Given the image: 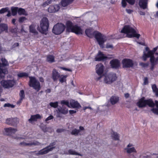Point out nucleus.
<instances>
[{
  "instance_id": "obj_11",
  "label": "nucleus",
  "mask_w": 158,
  "mask_h": 158,
  "mask_svg": "<svg viewBox=\"0 0 158 158\" xmlns=\"http://www.w3.org/2000/svg\"><path fill=\"white\" fill-rule=\"evenodd\" d=\"M103 68V66L101 64H98L96 65V72L99 76L98 77H95V78L96 81H100L104 77L102 75L104 70Z\"/></svg>"
},
{
  "instance_id": "obj_32",
  "label": "nucleus",
  "mask_w": 158,
  "mask_h": 158,
  "mask_svg": "<svg viewBox=\"0 0 158 158\" xmlns=\"http://www.w3.org/2000/svg\"><path fill=\"white\" fill-rule=\"evenodd\" d=\"M29 30L30 32L33 33L35 34H37L38 33L34 25H31L29 26Z\"/></svg>"
},
{
  "instance_id": "obj_36",
  "label": "nucleus",
  "mask_w": 158,
  "mask_h": 158,
  "mask_svg": "<svg viewBox=\"0 0 158 158\" xmlns=\"http://www.w3.org/2000/svg\"><path fill=\"white\" fill-rule=\"evenodd\" d=\"M18 7H12L11 8V10L12 12V15L13 16H15L16 15L17 12H18Z\"/></svg>"
},
{
  "instance_id": "obj_43",
  "label": "nucleus",
  "mask_w": 158,
  "mask_h": 158,
  "mask_svg": "<svg viewBox=\"0 0 158 158\" xmlns=\"http://www.w3.org/2000/svg\"><path fill=\"white\" fill-rule=\"evenodd\" d=\"M49 105L52 107L56 108L58 106V102H51L49 103Z\"/></svg>"
},
{
  "instance_id": "obj_17",
  "label": "nucleus",
  "mask_w": 158,
  "mask_h": 158,
  "mask_svg": "<svg viewBox=\"0 0 158 158\" xmlns=\"http://www.w3.org/2000/svg\"><path fill=\"white\" fill-rule=\"evenodd\" d=\"M111 57H108L105 56L101 52L99 51L97 56L95 58V60L96 61H101L107 59H110L112 58Z\"/></svg>"
},
{
  "instance_id": "obj_10",
  "label": "nucleus",
  "mask_w": 158,
  "mask_h": 158,
  "mask_svg": "<svg viewBox=\"0 0 158 158\" xmlns=\"http://www.w3.org/2000/svg\"><path fill=\"white\" fill-rule=\"evenodd\" d=\"M65 26L62 23H57L54 26L52 32L56 35H59L62 33L65 29Z\"/></svg>"
},
{
  "instance_id": "obj_53",
  "label": "nucleus",
  "mask_w": 158,
  "mask_h": 158,
  "mask_svg": "<svg viewBox=\"0 0 158 158\" xmlns=\"http://www.w3.org/2000/svg\"><path fill=\"white\" fill-rule=\"evenodd\" d=\"M19 145H23V146H29V143H26L24 142H22L20 143Z\"/></svg>"
},
{
  "instance_id": "obj_15",
  "label": "nucleus",
  "mask_w": 158,
  "mask_h": 158,
  "mask_svg": "<svg viewBox=\"0 0 158 158\" xmlns=\"http://www.w3.org/2000/svg\"><path fill=\"white\" fill-rule=\"evenodd\" d=\"M123 68H130L133 65V61L130 59H124L122 61Z\"/></svg>"
},
{
  "instance_id": "obj_50",
  "label": "nucleus",
  "mask_w": 158,
  "mask_h": 158,
  "mask_svg": "<svg viewBox=\"0 0 158 158\" xmlns=\"http://www.w3.org/2000/svg\"><path fill=\"white\" fill-rule=\"evenodd\" d=\"M140 64L141 66L145 68L147 67L148 65V63H141Z\"/></svg>"
},
{
  "instance_id": "obj_59",
  "label": "nucleus",
  "mask_w": 158,
  "mask_h": 158,
  "mask_svg": "<svg viewBox=\"0 0 158 158\" xmlns=\"http://www.w3.org/2000/svg\"><path fill=\"white\" fill-rule=\"evenodd\" d=\"M60 68H61V69L63 70H66L67 71H70V72L72 71V70L70 69H67V68H64V67H61Z\"/></svg>"
},
{
  "instance_id": "obj_61",
  "label": "nucleus",
  "mask_w": 158,
  "mask_h": 158,
  "mask_svg": "<svg viewBox=\"0 0 158 158\" xmlns=\"http://www.w3.org/2000/svg\"><path fill=\"white\" fill-rule=\"evenodd\" d=\"M64 130L62 129H58L56 130V132L57 133H60L63 131Z\"/></svg>"
},
{
  "instance_id": "obj_58",
  "label": "nucleus",
  "mask_w": 158,
  "mask_h": 158,
  "mask_svg": "<svg viewBox=\"0 0 158 158\" xmlns=\"http://www.w3.org/2000/svg\"><path fill=\"white\" fill-rule=\"evenodd\" d=\"M19 45V44L18 43H15L12 47V48H14L16 47H18Z\"/></svg>"
},
{
  "instance_id": "obj_42",
  "label": "nucleus",
  "mask_w": 158,
  "mask_h": 158,
  "mask_svg": "<svg viewBox=\"0 0 158 158\" xmlns=\"http://www.w3.org/2000/svg\"><path fill=\"white\" fill-rule=\"evenodd\" d=\"M150 57V60H151L152 59V61L154 62V63L156 64H157L158 61V57L155 58L154 56H152Z\"/></svg>"
},
{
  "instance_id": "obj_28",
  "label": "nucleus",
  "mask_w": 158,
  "mask_h": 158,
  "mask_svg": "<svg viewBox=\"0 0 158 158\" xmlns=\"http://www.w3.org/2000/svg\"><path fill=\"white\" fill-rule=\"evenodd\" d=\"M74 0H62L61 2V4L62 6L65 7L71 3Z\"/></svg>"
},
{
  "instance_id": "obj_29",
  "label": "nucleus",
  "mask_w": 158,
  "mask_h": 158,
  "mask_svg": "<svg viewBox=\"0 0 158 158\" xmlns=\"http://www.w3.org/2000/svg\"><path fill=\"white\" fill-rule=\"evenodd\" d=\"M18 14L19 15H23L27 16L28 15L27 13L25 11V10L22 8H18Z\"/></svg>"
},
{
  "instance_id": "obj_37",
  "label": "nucleus",
  "mask_w": 158,
  "mask_h": 158,
  "mask_svg": "<svg viewBox=\"0 0 158 158\" xmlns=\"http://www.w3.org/2000/svg\"><path fill=\"white\" fill-rule=\"evenodd\" d=\"M111 136L115 140H118L119 139V135L116 132H113Z\"/></svg>"
},
{
  "instance_id": "obj_55",
  "label": "nucleus",
  "mask_w": 158,
  "mask_h": 158,
  "mask_svg": "<svg viewBox=\"0 0 158 158\" xmlns=\"http://www.w3.org/2000/svg\"><path fill=\"white\" fill-rule=\"evenodd\" d=\"M143 84L144 85H146L148 84V78L147 77L144 78L143 80Z\"/></svg>"
},
{
  "instance_id": "obj_20",
  "label": "nucleus",
  "mask_w": 158,
  "mask_h": 158,
  "mask_svg": "<svg viewBox=\"0 0 158 158\" xmlns=\"http://www.w3.org/2000/svg\"><path fill=\"white\" fill-rule=\"evenodd\" d=\"M148 0H139V5L140 7L143 10L148 9Z\"/></svg>"
},
{
  "instance_id": "obj_64",
  "label": "nucleus",
  "mask_w": 158,
  "mask_h": 158,
  "mask_svg": "<svg viewBox=\"0 0 158 158\" xmlns=\"http://www.w3.org/2000/svg\"><path fill=\"white\" fill-rule=\"evenodd\" d=\"M47 2L46 1L44 3L42 4V6L43 7H45L47 5H48V4H47Z\"/></svg>"
},
{
  "instance_id": "obj_12",
  "label": "nucleus",
  "mask_w": 158,
  "mask_h": 158,
  "mask_svg": "<svg viewBox=\"0 0 158 158\" xmlns=\"http://www.w3.org/2000/svg\"><path fill=\"white\" fill-rule=\"evenodd\" d=\"M157 49V47H156L153 48L152 50H149V48L148 47H146L145 48V50L146 51H148L147 53H145V51L143 52V59L144 61H145L147 60V58L151 57L152 56H154V54Z\"/></svg>"
},
{
  "instance_id": "obj_38",
  "label": "nucleus",
  "mask_w": 158,
  "mask_h": 158,
  "mask_svg": "<svg viewBox=\"0 0 158 158\" xmlns=\"http://www.w3.org/2000/svg\"><path fill=\"white\" fill-rule=\"evenodd\" d=\"M19 95L20 97L19 102H21L23 99L25 98V94L24 91L23 90H21L20 91Z\"/></svg>"
},
{
  "instance_id": "obj_26",
  "label": "nucleus",
  "mask_w": 158,
  "mask_h": 158,
  "mask_svg": "<svg viewBox=\"0 0 158 158\" xmlns=\"http://www.w3.org/2000/svg\"><path fill=\"white\" fill-rule=\"evenodd\" d=\"M70 104L73 108H79L81 106L80 104L77 101L72 100L70 101Z\"/></svg>"
},
{
  "instance_id": "obj_62",
  "label": "nucleus",
  "mask_w": 158,
  "mask_h": 158,
  "mask_svg": "<svg viewBox=\"0 0 158 158\" xmlns=\"http://www.w3.org/2000/svg\"><path fill=\"white\" fill-rule=\"evenodd\" d=\"M138 12L140 14V15H145V12L141 11H139Z\"/></svg>"
},
{
  "instance_id": "obj_31",
  "label": "nucleus",
  "mask_w": 158,
  "mask_h": 158,
  "mask_svg": "<svg viewBox=\"0 0 158 158\" xmlns=\"http://www.w3.org/2000/svg\"><path fill=\"white\" fill-rule=\"evenodd\" d=\"M47 61L50 63L54 62L55 61L54 56L52 55H48L47 56Z\"/></svg>"
},
{
  "instance_id": "obj_45",
  "label": "nucleus",
  "mask_w": 158,
  "mask_h": 158,
  "mask_svg": "<svg viewBox=\"0 0 158 158\" xmlns=\"http://www.w3.org/2000/svg\"><path fill=\"white\" fill-rule=\"evenodd\" d=\"M9 8L6 7L5 8H3L0 10V14H3L8 11Z\"/></svg>"
},
{
  "instance_id": "obj_22",
  "label": "nucleus",
  "mask_w": 158,
  "mask_h": 158,
  "mask_svg": "<svg viewBox=\"0 0 158 158\" xmlns=\"http://www.w3.org/2000/svg\"><path fill=\"white\" fill-rule=\"evenodd\" d=\"M57 111L62 114H66L68 113V110L66 106L63 105L62 107L58 108Z\"/></svg>"
},
{
  "instance_id": "obj_19",
  "label": "nucleus",
  "mask_w": 158,
  "mask_h": 158,
  "mask_svg": "<svg viewBox=\"0 0 158 158\" xmlns=\"http://www.w3.org/2000/svg\"><path fill=\"white\" fill-rule=\"evenodd\" d=\"M60 73L56 69H53L52 73V78L54 81H57L60 77Z\"/></svg>"
},
{
  "instance_id": "obj_23",
  "label": "nucleus",
  "mask_w": 158,
  "mask_h": 158,
  "mask_svg": "<svg viewBox=\"0 0 158 158\" xmlns=\"http://www.w3.org/2000/svg\"><path fill=\"white\" fill-rule=\"evenodd\" d=\"M42 118V116L39 114H37L34 115H32L31 118L28 119V121L30 123H32L33 121H36L38 119H40Z\"/></svg>"
},
{
  "instance_id": "obj_13",
  "label": "nucleus",
  "mask_w": 158,
  "mask_h": 158,
  "mask_svg": "<svg viewBox=\"0 0 158 158\" xmlns=\"http://www.w3.org/2000/svg\"><path fill=\"white\" fill-rule=\"evenodd\" d=\"M19 123V120L17 118H7L6 120V123L11 126L16 127Z\"/></svg>"
},
{
  "instance_id": "obj_46",
  "label": "nucleus",
  "mask_w": 158,
  "mask_h": 158,
  "mask_svg": "<svg viewBox=\"0 0 158 158\" xmlns=\"http://www.w3.org/2000/svg\"><path fill=\"white\" fill-rule=\"evenodd\" d=\"M4 107H8L13 108L15 107V106L13 104H11L9 103H5L4 105Z\"/></svg>"
},
{
  "instance_id": "obj_60",
  "label": "nucleus",
  "mask_w": 158,
  "mask_h": 158,
  "mask_svg": "<svg viewBox=\"0 0 158 158\" xmlns=\"http://www.w3.org/2000/svg\"><path fill=\"white\" fill-rule=\"evenodd\" d=\"M126 11L129 14H131L132 12H133V10H131L130 9H126Z\"/></svg>"
},
{
  "instance_id": "obj_47",
  "label": "nucleus",
  "mask_w": 158,
  "mask_h": 158,
  "mask_svg": "<svg viewBox=\"0 0 158 158\" xmlns=\"http://www.w3.org/2000/svg\"><path fill=\"white\" fill-rule=\"evenodd\" d=\"M60 103L61 104L65 105L68 107H70L69 106V103L68 101L62 100L61 101Z\"/></svg>"
},
{
  "instance_id": "obj_35",
  "label": "nucleus",
  "mask_w": 158,
  "mask_h": 158,
  "mask_svg": "<svg viewBox=\"0 0 158 158\" xmlns=\"http://www.w3.org/2000/svg\"><path fill=\"white\" fill-rule=\"evenodd\" d=\"M125 149L126 150L127 152L128 153L136 152V151L135 149V148L133 147L131 148H126Z\"/></svg>"
},
{
  "instance_id": "obj_54",
  "label": "nucleus",
  "mask_w": 158,
  "mask_h": 158,
  "mask_svg": "<svg viewBox=\"0 0 158 158\" xmlns=\"http://www.w3.org/2000/svg\"><path fill=\"white\" fill-rule=\"evenodd\" d=\"M126 0H122V6L123 7H125L127 5V3L126 2Z\"/></svg>"
},
{
  "instance_id": "obj_41",
  "label": "nucleus",
  "mask_w": 158,
  "mask_h": 158,
  "mask_svg": "<svg viewBox=\"0 0 158 158\" xmlns=\"http://www.w3.org/2000/svg\"><path fill=\"white\" fill-rule=\"evenodd\" d=\"M40 128L44 132L48 131V130L51 129L50 127H47L43 125L41 126Z\"/></svg>"
},
{
  "instance_id": "obj_6",
  "label": "nucleus",
  "mask_w": 158,
  "mask_h": 158,
  "mask_svg": "<svg viewBox=\"0 0 158 158\" xmlns=\"http://www.w3.org/2000/svg\"><path fill=\"white\" fill-rule=\"evenodd\" d=\"M1 61L2 63H0V78H3L5 74L8 73V71L6 67L8 66L9 64L5 58H2Z\"/></svg>"
},
{
  "instance_id": "obj_63",
  "label": "nucleus",
  "mask_w": 158,
  "mask_h": 158,
  "mask_svg": "<svg viewBox=\"0 0 158 158\" xmlns=\"http://www.w3.org/2000/svg\"><path fill=\"white\" fill-rule=\"evenodd\" d=\"M76 112V111L74 110H69V113L70 114H73L75 113Z\"/></svg>"
},
{
  "instance_id": "obj_39",
  "label": "nucleus",
  "mask_w": 158,
  "mask_h": 158,
  "mask_svg": "<svg viewBox=\"0 0 158 158\" xmlns=\"http://www.w3.org/2000/svg\"><path fill=\"white\" fill-rule=\"evenodd\" d=\"M80 132V130H78L76 129H73L71 132V134L75 136H77L79 135Z\"/></svg>"
},
{
  "instance_id": "obj_1",
  "label": "nucleus",
  "mask_w": 158,
  "mask_h": 158,
  "mask_svg": "<svg viewBox=\"0 0 158 158\" xmlns=\"http://www.w3.org/2000/svg\"><path fill=\"white\" fill-rule=\"evenodd\" d=\"M85 33L88 37L92 38L94 36L101 48H104V43L107 40V37L102 35L98 31H93L92 29H87L85 31Z\"/></svg>"
},
{
  "instance_id": "obj_33",
  "label": "nucleus",
  "mask_w": 158,
  "mask_h": 158,
  "mask_svg": "<svg viewBox=\"0 0 158 158\" xmlns=\"http://www.w3.org/2000/svg\"><path fill=\"white\" fill-rule=\"evenodd\" d=\"M67 75H60V77H59V81L61 83H63L64 82H65L66 81V78L67 77Z\"/></svg>"
},
{
  "instance_id": "obj_5",
  "label": "nucleus",
  "mask_w": 158,
  "mask_h": 158,
  "mask_svg": "<svg viewBox=\"0 0 158 158\" xmlns=\"http://www.w3.org/2000/svg\"><path fill=\"white\" fill-rule=\"evenodd\" d=\"M40 28L38 27V30L42 33L46 34L49 27V21L46 17H44L42 19L40 22Z\"/></svg>"
},
{
  "instance_id": "obj_8",
  "label": "nucleus",
  "mask_w": 158,
  "mask_h": 158,
  "mask_svg": "<svg viewBox=\"0 0 158 158\" xmlns=\"http://www.w3.org/2000/svg\"><path fill=\"white\" fill-rule=\"evenodd\" d=\"M105 83L110 84L116 81L117 78L116 75L114 73H109L103 77Z\"/></svg>"
},
{
  "instance_id": "obj_57",
  "label": "nucleus",
  "mask_w": 158,
  "mask_h": 158,
  "mask_svg": "<svg viewBox=\"0 0 158 158\" xmlns=\"http://www.w3.org/2000/svg\"><path fill=\"white\" fill-rule=\"evenodd\" d=\"M106 48H113V46L112 45L108 43L106 44Z\"/></svg>"
},
{
  "instance_id": "obj_14",
  "label": "nucleus",
  "mask_w": 158,
  "mask_h": 158,
  "mask_svg": "<svg viewBox=\"0 0 158 158\" xmlns=\"http://www.w3.org/2000/svg\"><path fill=\"white\" fill-rule=\"evenodd\" d=\"M1 84L5 88H9L13 86L15 82L13 80H2L1 81Z\"/></svg>"
},
{
  "instance_id": "obj_4",
  "label": "nucleus",
  "mask_w": 158,
  "mask_h": 158,
  "mask_svg": "<svg viewBox=\"0 0 158 158\" xmlns=\"http://www.w3.org/2000/svg\"><path fill=\"white\" fill-rule=\"evenodd\" d=\"M136 105L139 108H143L148 106L153 108L155 106V103L152 99H145V98L143 97L139 100Z\"/></svg>"
},
{
  "instance_id": "obj_9",
  "label": "nucleus",
  "mask_w": 158,
  "mask_h": 158,
  "mask_svg": "<svg viewBox=\"0 0 158 158\" xmlns=\"http://www.w3.org/2000/svg\"><path fill=\"white\" fill-rule=\"evenodd\" d=\"M55 144L56 143L55 142L50 143L49 146L40 150L39 152L36 154V155H39L47 154L49 152L52 151L55 148V147H53L55 146Z\"/></svg>"
},
{
  "instance_id": "obj_52",
  "label": "nucleus",
  "mask_w": 158,
  "mask_h": 158,
  "mask_svg": "<svg viewBox=\"0 0 158 158\" xmlns=\"http://www.w3.org/2000/svg\"><path fill=\"white\" fill-rule=\"evenodd\" d=\"M150 61L151 62V67L150 69L151 70H153L154 69V66L156 64L155 63H154V62H153V61H152V59L150 60Z\"/></svg>"
},
{
  "instance_id": "obj_48",
  "label": "nucleus",
  "mask_w": 158,
  "mask_h": 158,
  "mask_svg": "<svg viewBox=\"0 0 158 158\" xmlns=\"http://www.w3.org/2000/svg\"><path fill=\"white\" fill-rule=\"evenodd\" d=\"M27 19L25 17H22L19 18V21L20 23H23L25 20Z\"/></svg>"
},
{
  "instance_id": "obj_56",
  "label": "nucleus",
  "mask_w": 158,
  "mask_h": 158,
  "mask_svg": "<svg viewBox=\"0 0 158 158\" xmlns=\"http://www.w3.org/2000/svg\"><path fill=\"white\" fill-rule=\"evenodd\" d=\"M53 116L52 115H50L46 118L45 121L47 122L48 121L53 119Z\"/></svg>"
},
{
  "instance_id": "obj_30",
  "label": "nucleus",
  "mask_w": 158,
  "mask_h": 158,
  "mask_svg": "<svg viewBox=\"0 0 158 158\" xmlns=\"http://www.w3.org/2000/svg\"><path fill=\"white\" fill-rule=\"evenodd\" d=\"M155 105H156V106L157 108H153L151 109V111H152V112L155 114L158 115V101L157 100H156L155 101Z\"/></svg>"
},
{
  "instance_id": "obj_27",
  "label": "nucleus",
  "mask_w": 158,
  "mask_h": 158,
  "mask_svg": "<svg viewBox=\"0 0 158 158\" xmlns=\"http://www.w3.org/2000/svg\"><path fill=\"white\" fill-rule=\"evenodd\" d=\"M65 154L67 155H78L80 156H82V155L79 153L77 152L76 151L72 149H69L68 152H65Z\"/></svg>"
},
{
  "instance_id": "obj_18",
  "label": "nucleus",
  "mask_w": 158,
  "mask_h": 158,
  "mask_svg": "<svg viewBox=\"0 0 158 158\" xmlns=\"http://www.w3.org/2000/svg\"><path fill=\"white\" fill-rule=\"evenodd\" d=\"M4 130L5 134L8 135H10L14 134L17 131L16 129L11 127L5 128Z\"/></svg>"
},
{
  "instance_id": "obj_3",
  "label": "nucleus",
  "mask_w": 158,
  "mask_h": 158,
  "mask_svg": "<svg viewBox=\"0 0 158 158\" xmlns=\"http://www.w3.org/2000/svg\"><path fill=\"white\" fill-rule=\"evenodd\" d=\"M66 31L73 32L77 34H82L83 31L81 27L77 25H74L70 21H68L66 23Z\"/></svg>"
},
{
  "instance_id": "obj_34",
  "label": "nucleus",
  "mask_w": 158,
  "mask_h": 158,
  "mask_svg": "<svg viewBox=\"0 0 158 158\" xmlns=\"http://www.w3.org/2000/svg\"><path fill=\"white\" fill-rule=\"evenodd\" d=\"M152 88L153 92L155 93V95L158 97V89L157 88L156 85L154 84L152 86Z\"/></svg>"
},
{
  "instance_id": "obj_40",
  "label": "nucleus",
  "mask_w": 158,
  "mask_h": 158,
  "mask_svg": "<svg viewBox=\"0 0 158 158\" xmlns=\"http://www.w3.org/2000/svg\"><path fill=\"white\" fill-rule=\"evenodd\" d=\"M41 145V143L37 141H34L32 142L29 143V146H31L32 145L38 146Z\"/></svg>"
},
{
  "instance_id": "obj_24",
  "label": "nucleus",
  "mask_w": 158,
  "mask_h": 158,
  "mask_svg": "<svg viewBox=\"0 0 158 158\" xmlns=\"http://www.w3.org/2000/svg\"><path fill=\"white\" fill-rule=\"evenodd\" d=\"M8 27L7 25L5 23L0 24V34L3 31L7 33Z\"/></svg>"
},
{
  "instance_id": "obj_16",
  "label": "nucleus",
  "mask_w": 158,
  "mask_h": 158,
  "mask_svg": "<svg viewBox=\"0 0 158 158\" xmlns=\"http://www.w3.org/2000/svg\"><path fill=\"white\" fill-rule=\"evenodd\" d=\"M110 64L111 68L115 69H118L120 65V61L118 59H113L110 61Z\"/></svg>"
},
{
  "instance_id": "obj_49",
  "label": "nucleus",
  "mask_w": 158,
  "mask_h": 158,
  "mask_svg": "<svg viewBox=\"0 0 158 158\" xmlns=\"http://www.w3.org/2000/svg\"><path fill=\"white\" fill-rule=\"evenodd\" d=\"M10 31L12 33H16L17 31V29L15 27H12L10 29Z\"/></svg>"
},
{
  "instance_id": "obj_2",
  "label": "nucleus",
  "mask_w": 158,
  "mask_h": 158,
  "mask_svg": "<svg viewBox=\"0 0 158 158\" xmlns=\"http://www.w3.org/2000/svg\"><path fill=\"white\" fill-rule=\"evenodd\" d=\"M121 33L127 34V36L129 38L135 37L139 39L140 35L139 34L136 33L135 30L129 25H126L121 31Z\"/></svg>"
},
{
  "instance_id": "obj_51",
  "label": "nucleus",
  "mask_w": 158,
  "mask_h": 158,
  "mask_svg": "<svg viewBox=\"0 0 158 158\" xmlns=\"http://www.w3.org/2000/svg\"><path fill=\"white\" fill-rule=\"evenodd\" d=\"M126 1L131 5H133L135 2V0H126Z\"/></svg>"
},
{
  "instance_id": "obj_7",
  "label": "nucleus",
  "mask_w": 158,
  "mask_h": 158,
  "mask_svg": "<svg viewBox=\"0 0 158 158\" xmlns=\"http://www.w3.org/2000/svg\"><path fill=\"white\" fill-rule=\"evenodd\" d=\"M29 85L30 87H33L37 92L39 91L41 88L40 82L35 77H30Z\"/></svg>"
},
{
  "instance_id": "obj_25",
  "label": "nucleus",
  "mask_w": 158,
  "mask_h": 158,
  "mask_svg": "<svg viewBox=\"0 0 158 158\" xmlns=\"http://www.w3.org/2000/svg\"><path fill=\"white\" fill-rule=\"evenodd\" d=\"M119 100V97L116 96H112L110 100V102L112 105L116 104Z\"/></svg>"
},
{
  "instance_id": "obj_44",
  "label": "nucleus",
  "mask_w": 158,
  "mask_h": 158,
  "mask_svg": "<svg viewBox=\"0 0 158 158\" xmlns=\"http://www.w3.org/2000/svg\"><path fill=\"white\" fill-rule=\"evenodd\" d=\"M18 76L19 77H27L28 76V74L26 73H22L18 74Z\"/></svg>"
},
{
  "instance_id": "obj_21",
  "label": "nucleus",
  "mask_w": 158,
  "mask_h": 158,
  "mask_svg": "<svg viewBox=\"0 0 158 158\" xmlns=\"http://www.w3.org/2000/svg\"><path fill=\"white\" fill-rule=\"evenodd\" d=\"M60 8V6L59 5L50 6L48 9V11L50 13H54L58 11Z\"/></svg>"
}]
</instances>
